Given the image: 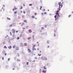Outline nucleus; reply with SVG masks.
Instances as JSON below:
<instances>
[{
    "mask_svg": "<svg viewBox=\"0 0 73 73\" xmlns=\"http://www.w3.org/2000/svg\"><path fill=\"white\" fill-rule=\"evenodd\" d=\"M4 48L7 49V47H6V46H4Z\"/></svg>",
    "mask_w": 73,
    "mask_h": 73,
    "instance_id": "nucleus-25",
    "label": "nucleus"
},
{
    "mask_svg": "<svg viewBox=\"0 0 73 73\" xmlns=\"http://www.w3.org/2000/svg\"><path fill=\"white\" fill-rule=\"evenodd\" d=\"M58 16V15H55V16H54V17L55 18H56L57 16Z\"/></svg>",
    "mask_w": 73,
    "mask_h": 73,
    "instance_id": "nucleus-13",
    "label": "nucleus"
},
{
    "mask_svg": "<svg viewBox=\"0 0 73 73\" xmlns=\"http://www.w3.org/2000/svg\"><path fill=\"white\" fill-rule=\"evenodd\" d=\"M72 13H73V11L72 12Z\"/></svg>",
    "mask_w": 73,
    "mask_h": 73,
    "instance_id": "nucleus-60",
    "label": "nucleus"
},
{
    "mask_svg": "<svg viewBox=\"0 0 73 73\" xmlns=\"http://www.w3.org/2000/svg\"><path fill=\"white\" fill-rule=\"evenodd\" d=\"M24 45H25V46H27V44L26 43H25L24 44Z\"/></svg>",
    "mask_w": 73,
    "mask_h": 73,
    "instance_id": "nucleus-9",
    "label": "nucleus"
},
{
    "mask_svg": "<svg viewBox=\"0 0 73 73\" xmlns=\"http://www.w3.org/2000/svg\"><path fill=\"white\" fill-rule=\"evenodd\" d=\"M29 6H32V4H30L29 5Z\"/></svg>",
    "mask_w": 73,
    "mask_h": 73,
    "instance_id": "nucleus-28",
    "label": "nucleus"
},
{
    "mask_svg": "<svg viewBox=\"0 0 73 73\" xmlns=\"http://www.w3.org/2000/svg\"><path fill=\"white\" fill-rule=\"evenodd\" d=\"M3 6L4 7H5V5H3Z\"/></svg>",
    "mask_w": 73,
    "mask_h": 73,
    "instance_id": "nucleus-42",
    "label": "nucleus"
},
{
    "mask_svg": "<svg viewBox=\"0 0 73 73\" xmlns=\"http://www.w3.org/2000/svg\"><path fill=\"white\" fill-rule=\"evenodd\" d=\"M17 61H19V60L17 59Z\"/></svg>",
    "mask_w": 73,
    "mask_h": 73,
    "instance_id": "nucleus-62",
    "label": "nucleus"
},
{
    "mask_svg": "<svg viewBox=\"0 0 73 73\" xmlns=\"http://www.w3.org/2000/svg\"><path fill=\"white\" fill-rule=\"evenodd\" d=\"M16 9H17V8H15L14 9H13L12 10H13V11H14L15 10H16Z\"/></svg>",
    "mask_w": 73,
    "mask_h": 73,
    "instance_id": "nucleus-15",
    "label": "nucleus"
},
{
    "mask_svg": "<svg viewBox=\"0 0 73 73\" xmlns=\"http://www.w3.org/2000/svg\"><path fill=\"white\" fill-rule=\"evenodd\" d=\"M35 46H36V45H34V46H33V48H35Z\"/></svg>",
    "mask_w": 73,
    "mask_h": 73,
    "instance_id": "nucleus-23",
    "label": "nucleus"
},
{
    "mask_svg": "<svg viewBox=\"0 0 73 73\" xmlns=\"http://www.w3.org/2000/svg\"><path fill=\"white\" fill-rule=\"evenodd\" d=\"M3 9H2L1 10V11H2V10H3Z\"/></svg>",
    "mask_w": 73,
    "mask_h": 73,
    "instance_id": "nucleus-43",
    "label": "nucleus"
},
{
    "mask_svg": "<svg viewBox=\"0 0 73 73\" xmlns=\"http://www.w3.org/2000/svg\"><path fill=\"white\" fill-rule=\"evenodd\" d=\"M71 16V15H68V17H70Z\"/></svg>",
    "mask_w": 73,
    "mask_h": 73,
    "instance_id": "nucleus-38",
    "label": "nucleus"
},
{
    "mask_svg": "<svg viewBox=\"0 0 73 73\" xmlns=\"http://www.w3.org/2000/svg\"><path fill=\"white\" fill-rule=\"evenodd\" d=\"M25 11H23V13H24V14H25Z\"/></svg>",
    "mask_w": 73,
    "mask_h": 73,
    "instance_id": "nucleus-39",
    "label": "nucleus"
},
{
    "mask_svg": "<svg viewBox=\"0 0 73 73\" xmlns=\"http://www.w3.org/2000/svg\"><path fill=\"white\" fill-rule=\"evenodd\" d=\"M59 4V8H58V9H57V12L56 13V15H58L57 17L56 18H55V20L56 21L58 20V19H59V17H60V16L59 15V11L60 10V9L62 8V4L60 2H59V3H58Z\"/></svg>",
    "mask_w": 73,
    "mask_h": 73,
    "instance_id": "nucleus-1",
    "label": "nucleus"
},
{
    "mask_svg": "<svg viewBox=\"0 0 73 73\" xmlns=\"http://www.w3.org/2000/svg\"><path fill=\"white\" fill-rule=\"evenodd\" d=\"M12 31H13V33H15V29H12Z\"/></svg>",
    "mask_w": 73,
    "mask_h": 73,
    "instance_id": "nucleus-4",
    "label": "nucleus"
},
{
    "mask_svg": "<svg viewBox=\"0 0 73 73\" xmlns=\"http://www.w3.org/2000/svg\"><path fill=\"white\" fill-rule=\"evenodd\" d=\"M55 5H56L57 4H56V3H55Z\"/></svg>",
    "mask_w": 73,
    "mask_h": 73,
    "instance_id": "nucleus-49",
    "label": "nucleus"
},
{
    "mask_svg": "<svg viewBox=\"0 0 73 73\" xmlns=\"http://www.w3.org/2000/svg\"><path fill=\"white\" fill-rule=\"evenodd\" d=\"M44 57H41V58H40V59H41V60H44Z\"/></svg>",
    "mask_w": 73,
    "mask_h": 73,
    "instance_id": "nucleus-5",
    "label": "nucleus"
},
{
    "mask_svg": "<svg viewBox=\"0 0 73 73\" xmlns=\"http://www.w3.org/2000/svg\"><path fill=\"white\" fill-rule=\"evenodd\" d=\"M44 69H47V68H46V67H45V66L44 67Z\"/></svg>",
    "mask_w": 73,
    "mask_h": 73,
    "instance_id": "nucleus-24",
    "label": "nucleus"
},
{
    "mask_svg": "<svg viewBox=\"0 0 73 73\" xmlns=\"http://www.w3.org/2000/svg\"><path fill=\"white\" fill-rule=\"evenodd\" d=\"M46 13H44V14H46Z\"/></svg>",
    "mask_w": 73,
    "mask_h": 73,
    "instance_id": "nucleus-45",
    "label": "nucleus"
},
{
    "mask_svg": "<svg viewBox=\"0 0 73 73\" xmlns=\"http://www.w3.org/2000/svg\"><path fill=\"white\" fill-rule=\"evenodd\" d=\"M29 26H26V29H28V27H29Z\"/></svg>",
    "mask_w": 73,
    "mask_h": 73,
    "instance_id": "nucleus-26",
    "label": "nucleus"
},
{
    "mask_svg": "<svg viewBox=\"0 0 73 73\" xmlns=\"http://www.w3.org/2000/svg\"><path fill=\"white\" fill-rule=\"evenodd\" d=\"M12 26V25H10V27H11Z\"/></svg>",
    "mask_w": 73,
    "mask_h": 73,
    "instance_id": "nucleus-35",
    "label": "nucleus"
},
{
    "mask_svg": "<svg viewBox=\"0 0 73 73\" xmlns=\"http://www.w3.org/2000/svg\"><path fill=\"white\" fill-rule=\"evenodd\" d=\"M23 43H21L20 44V46L23 47Z\"/></svg>",
    "mask_w": 73,
    "mask_h": 73,
    "instance_id": "nucleus-3",
    "label": "nucleus"
},
{
    "mask_svg": "<svg viewBox=\"0 0 73 73\" xmlns=\"http://www.w3.org/2000/svg\"><path fill=\"white\" fill-rule=\"evenodd\" d=\"M46 72V70H45L42 71V72H44V73H45Z\"/></svg>",
    "mask_w": 73,
    "mask_h": 73,
    "instance_id": "nucleus-10",
    "label": "nucleus"
},
{
    "mask_svg": "<svg viewBox=\"0 0 73 73\" xmlns=\"http://www.w3.org/2000/svg\"><path fill=\"white\" fill-rule=\"evenodd\" d=\"M7 20H10V19L7 17Z\"/></svg>",
    "mask_w": 73,
    "mask_h": 73,
    "instance_id": "nucleus-16",
    "label": "nucleus"
},
{
    "mask_svg": "<svg viewBox=\"0 0 73 73\" xmlns=\"http://www.w3.org/2000/svg\"><path fill=\"white\" fill-rule=\"evenodd\" d=\"M10 35H12V34H11V32H10Z\"/></svg>",
    "mask_w": 73,
    "mask_h": 73,
    "instance_id": "nucleus-34",
    "label": "nucleus"
},
{
    "mask_svg": "<svg viewBox=\"0 0 73 73\" xmlns=\"http://www.w3.org/2000/svg\"><path fill=\"white\" fill-rule=\"evenodd\" d=\"M41 51H40V53H41Z\"/></svg>",
    "mask_w": 73,
    "mask_h": 73,
    "instance_id": "nucleus-55",
    "label": "nucleus"
},
{
    "mask_svg": "<svg viewBox=\"0 0 73 73\" xmlns=\"http://www.w3.org/2000/svg\"><path fill=\"white\" fill-rule=\"evenodd\" d=\"M21 13H22V11H21Z\"/></svg>",
    "mask_w": 73,
    "mask_h": 73,
    "instance_id": "nucleus-52",
    "label": "nucleus"
},
{
    "mask_svg": "<svg viewBox=\"0 0 73 73\" xmlns=\"http://www.w3.org/2000/svg\"><path fill=\"white\" fill-rule=\"evenodd\" d=\"M54 35L55 36V34H54Z\"/></svg>",
    "mask_w": 73,
    "mask_h": 73,
    "instance_id": "nucleus-59",
    "label": "nucleus"
},
{
    "mask_svg": "<svg viewBox=\"0 0 73 73\" xmlns=\"http://www.w3.org/2000/svg\"><path fill=\"white\" fill-rule=\"evenodd\" d=\"M41 14H42V15H43L44 14V13H42Z\"/></svg>",
    "mask_w": 73,
    "mask_h": 73,
    "instance_id": "nucleus-47",
    "label": "nucleus"
},
{
    "mask_svg": "<svg viewBox=\"0 0 73 73\" xmlns=\"http://www.w3.org/2000/svg\"><path fill=\"white\" fill-rule=\"evenodd\" d=\"M23 22H25V23H27V20H25L23 21Z\"/></svg>",
    "mask_w": 73,
    "mask_h": 73,
    "instance_id": "nucleus-11",
    "label": "nucleus"
},
{
    "mask_svg": "<svg viewBox=\"0 0 73 73\" xmlns=\"http://www.w3.org/2000/svg\"><path fill=\"white\" fill-rule=\"evenodd\" d=\"M23 9V7L22 6H21V8H20V9Z\"/></svg>",
    "mask_w": 73,
    "mask_h": 73,
    "instance_id": "nucleus-27",
    "label": "nucleus"
},
{
    "mask_svg": "<svg viewBox=\"0 0 73 73\" xmlns=\"http://www.w3.org/2000/svg\"><path fill=\"white\" fill-rule=\"evenodd\" d=\"M3 59H4V58H3V57H2V60H3Z\"/></svg>",
    "mask_w": 73,
    "mask_h": 73,
    "instance_id": "nucleus-48",
    "label": "nucleus"
},
{
    "mask_svg": "<svg viewBox=\"0 0 73 73\" xmlns=\"http://www.w3.org/2000/svg\"><path fill=\"white\" fill-rule=\"evenodd\" d=\"M27 65H29V62H27Z\"/></svg>",
    "mask_w": 73,
    "mask_h": 73,
    "instance_id": "nucleus-33",
    "label": "nucleus"
},
{
    "mask_svg": "<svg viewBox=\"0 0 73 73\" xmlns=\"http://www.w3.org/2000/svg\"><path fill=\"white\" fill-rule=\"evenodd\" d=\"M46 25H45V27H46Z\"/></svg>",
    "mask_w": 73,
    "mask_h": 73,
    "instance_id": "nucleus-57",
    "label": "nucleus"
},
{
    "mask_svg": "<svg viewBox=\"0 0 73 73\" xmlns=\"http://www.w3.org/2000/svg\"><path fill=\"white\" fill-rule=\"evenodd\" d=\"M49 43V41L47 40V43L48 44Z\"/></svg>",
    "mask_w": 73,
    "mask_h": 73,
    "instance_id": "nucleus-14",
    "label": "nucleus"
},
{
    "mask_svg": "<svg viewBox=\"0 0 73 73\" xmlns=\"http://www.w3.org/2000/svg\"><path fill=\"white\" fill-rule=\"evenodd\" d=\"M8 48H9V49H11V46H10L8 47Z\"/></svg>",
    "mask_w": 73,
    "mask_h": 73,
    "instance_id": "nucleus-12",
    "label": "nucleus"
},
{
    "mask_svg": "<svg viewBox=\"0 0 73 73\" xmlns=\"http://www.w3.org/2000/svg\"><path fill=\"white\" fill-rule=\"evenodd\" d=\"M19 37H17V40H19Z\"/></svg>",
    "mask_w": 73,
    "mask_h": 73,
    "instance_id": "nucleus-29",
    "label": "nucleus"
},
{
    "mask_svg": "<svg viewBox=\"0 0 73 73\" xmlns=\"http://www.w3.org/2000/svg\"><path fill=\"white\" fill-rule=\"evenodd\" d=\"M23 29H25V28H23Z\"/></svg>",
    "mask_w": 73,
    "mask_h": 73,
    "instance_id": "nucleus-61",
    "label": "nucleus"
},
{
    "mask_svg": "<svg viewBox=\"0 0 73 73\" xmlns=\"http://www.w3.org/2000/svg\"><path fill=\"white\" fill-rule=\"evenodd\" d=\"M16 50H19V48L17 46L16 47Z\"/></svg>",
    "mask_w": 73,
    "mask_h": 73,
    "instance_id": "nucleus-6",
    "label": "nucleus"
},
{
    "mask_svg": "<svg viewBox=\"0 0 73 73\" xmlns=\"http://www.w3.org/2000/svg\"><path fill=\"white\" fill-rule=\"evenodd\" d=\"M40 10H41V8H40Z\"/></svg>",
    "mask_w": 73,
    "mask_h": 73,
    "instance_id": "nucleus-63",
    "label": "nucleus"
},
{
    "mask_svg": "<svg viewBox=\"0 0 73 73\" xmlns=\"http://www.w3.org/2000/svg\"><path fill=\"white\" fill-rule=\"evenodd\" d=\"M29 32L30 33L32 32V30L31 29L29 30Z\"/></svg>",
    "mask_w": 73,
    "mask_h": 73,
    "instance_id": "nucleus-8",
    "label": "nucleus"
},
{
    "mask_svg": "<svg viewBox=\"0 0 73 73\" xmlns=\"http://www.w3.org/2000/svg\"><path fill=\"white\" fill-rule=\"evenodd\" d=\"M42 7V6H40V8H41Z\"/></svg>",
    "mask_w": 73,
    "mask_h": 73,
    "instance_id": "nucleus-50",
    "label": "nucleus"
},
{
    "mask_svg": "<svg viewBox=\"0 0 73 73\" xmlns=\"http://www.w3.org/2000/svg\"><path fill=\"white\" fill-rule=\"evenodd\" d=\"M44 60H47V58H46V57H44Z\"/></svg>",
    "mask_w": 73,
    "mask_h": 73,
    "instance_id": "nucleus-17",
    "label": "nucleus"
},
{
    "mask_svg": "<svg viewBox=\"0 0 73 73\" xmlns=\"http://www.w3.org/2000/svg\"><path fill=\"white\" fill-rule=\"evenodd\" d=\"M24 4H25V3H24V4L23 5L24 6H25V5Z\"/></svg>",
    "mask_w": 73,
    "mask_h": 73,
    "instance_id": "nucleus-44",
    "label": "nucleus"
},
{
    "mask_svg": "<svg viewBox=\"0 0 73 73\" xmlns=\"http://www.w3.org/2000/svg\"><path fill=\"white\" fill-rule=\"evenodd\" d=\"M36 43H38V42H36Z\"/></svg>",
    "mask_w": 73,
    "mask_h": 73,
    "instance_id": "nucleus-58",
    "label": "nucleus"
},
{
    "mask_svg": "<svg viewBox=\"0 0 73 73\" xmlns=\"http://www.w3.org/2000/svg\"><path fill=\"white\" fill-rule=\"evenodd\" d=\"M24 25V23H23L22 24V25H21V26H23V25Z\"/></svg>",
    "mask_w": 73,
    "mask_h": 73,
    "instance_id": "nucleus-36",
    "label": "nucleus"
},
{
    "mask_svg": "<svg viewBox=\"0 0 73 73\" xmlns=\"http://www.w3.org/2000/svg\"><path fill=\"white\" fill-rule=\"evenodd\" d=\"M15 47V46L14 45L13 46V48H14Z\"/></svg>",
    "mask_w": 73,
    "mask_h": 73,
    "instance_id": "nucleus-21",
    "label": "nucleus"
},
{
    "mask_svg": "<svg viewBox=\"0 0 73 73\" xmlns=\"http://www.w3.org/2000/svg\"><path fill=\"white\" fill-rule=\"evenodd\" d=\"M15 9H16V7H14Z\"/></svg>",
    "mask_w": 73,
    "mask_h": 73,
    "instance_id": "nucleus-46",
    "label": "nucleus"
},
{
    "mask_svg": "<svg viewBox=\"0 0 73 73\" xmlns=\"http://www.w3.org/2000/svg\"><path fill=\"white\" fill-rule=\"evenodd\" d=\"M38 56H41V54H38Z\"/></svg>",
    "mask_w": 73,
    "mask_h": 73,
    "instance_id": "nucleus-20",
    "label": "nucleus"
},
{
    "mask_svg": "<svg viewBox=\"0 0 73 73\" xmlns=\"http://www.w3.org/2000/svg\"><path fill=\"white\" fill-rule=\"evenodd\" d=\"M30 39H31V37L27 38L28 40H30Z\"/></svg>",
    "mask_w": 73,
    "mask_h": 73,
    "instance_id": "nucleus-19",
    "label": "nucleus"
},
{
    "mask_svg": "<svg viewBox=\"0 0 73 73\" xmlns=\"http://www.w3.org/2000/svg\"><path fill=\"white\" fill-rule=\"evenodd\" d=\"M49 48V46H48L47 48Z\"/></svg>",
    "mask_w": 73,
    "mask_h": 73,
    "instance_id": "nucleus-41",
    "label": "nucleus"
},
{
    "mask_svg": "<svg viewBox=\"0 0 73 73\" xmlns=\"http://www.w3.org/2000/svg\"><path fill=\"white\" fill-rule=\"evenodd\" d=\"M18 32H19V31H16V33H17Z\"/></svg>",
    "mask_w": 73,
    "mask_h": 73,
    "instance_id": "nucleus-40",
    "label": "nucleus"
},
{
    "mask_svg": "<svg viewBox=\"0 0 73 73\" xmlns=\"http://www.w3.org/2000/svg\"><path fill=\"white\" fill-rule=\"evenodd\" d=\"M41 69H40V71H41Z\"/></svg>",
    "mask_w": 73,
    "mask_h": 73,
    "instance_id": "nucleus-56",
    "label": "nucleus"
},
{
    "mask_svg": "<svg viewBox=\"0 0 73 73\" xmlns=\"http://www.w3.org/2000/svg\"><path fill=\"white\" fill-rule=\"evenodd\" d=\"M27 51L28 53H30L31 52V50L30 48H28V49H27Z\"/></svg>",
    "mask_w": 73,
    "mask_h": 73,
    "instance_id": "nucleus-2",
    "label": "nucleus"
},
{
    "mask_svg": "<svg viewBox=\"0 0 73 73\" xmlns=\"http://www.w3.org/2000/svg\"><path fill=\"white\" fill-rule=\"evenodd\" d=\"M32 18H35V16H32Z\"/></svg>",
    "mask_w": 73,
    "mask_h": 73,
    "instance_id": "nucleus-18",
    "label": "nucleus"
},
{
    "mask_svg": "<svg viewBox=\"0 0 73 73\" xmlns=\"http://www.w3.org/2000/svg\"><path fill=\"white\" fill-rule=\"evenodd\" d=\"M36 49L35 48H33V50H36Z\"/></svg>",
    "mask_w": 73,
    "mask_h": 73,
    "instance_id": "nucleus-7",
    "label": "nucleus"
},
{
    "mask_svg": "<svg viewBox=\"0 0 73 73\" xmlns=\"http://www.w3.org/2000/svg\"><path fill=\"white\" fill-rule=\"evenodd\" d=\"M22 18H24V16L22 15Z\"/></svg>",
    "mask_w": 73,
    "mask_h": 73,
    "instance_id": "nucleus-31",
    "label": "nucleus"
},
{
    "mask_svg": "<svg viewBox=\"0 0 73 73\" xmlns=\"http://www.w3.org/2000/svg\"><path fill=\"white\" fill-rule=\"evenodd\" d=\"M17 13V12L16 11L14 12V14H16Z\"/></svg>",
    "mask_w": 73,
    "mask_h": 73,
    "instance_id": "nucleus-30",
    "label": "nucleus"
},
{
    "mask_svg": "<svg viewBox=\"0 0 73 73\" xmlns=\"http://www.w3.org/2000/svg\"><path fill=\"white\" fill-rule=\"evenodd\" d=\"M43 11H45V9H44Z\"/></svg>",
    "mask_w": 73,
    "mask_h": 73,
    "instance_id": "nucleus-51",
    "label": "nucleus"
},
{
    "mask_svg": "<svg viewBox=\"0 0 73 73\" xmlns=\"http://www.w3.org/2000/svg\"><path fill=\"white\" fill-rule=\"evenodd\" d=\"M5 56H6V54H5Z\"/></svg>",
    "mask_w": 73,
    "mask_h": 73,
    "instance_id": "nucleus-53",
    "label": "nucleus"
},
{
    "mask_svg": "<svg viewBox=\"0 0 73 73\" xmlns=\"http://www.w3.org/2000/svg\"><path fill=\"white\" fill-rule=\"evenodd\" d=\"M13 70H15V68H13Z\"/></svg>",
    "mask_w": 73,
    "mask_h": 73,
    "instance_id": "nucleus-54",
    "label": "nucleus"
},
{
    "mask_svg": "<svg viewBox=\"0 0 73 73\" xmlns=\"http://www.w3.org/2000/svg\"><path fill=\"white\" fill-rule=\"evenodd\" d=\"M10 60V58H8V61H9Z\"/></svg>",
    "mask_w": 73,
    "mask_h": 73,
    "instance_id": "nucleus-37",
    "label": "nucleus"
},
{
    "mask_svg": "<svg viewBox=\"0 0 73 73\" xmlns=\"http://www.w3.org/2000/svg\"><path fill=\"white\" fill-rule=\"evenodd\" d=\"M41 29L42 30H43V29H44V28L43 27H41Z\"/></svg>",
    "mask_w": 73,
    "mask_h": 73,
    "instance_id": "nucleus-22",
    "label": "nucleus"
},
{
    "mask_svg": "<svg viewBox=\"0 0 73 73\" xmlns=\"http://www.w3.org/2000/svg\"><path fill=\"white\" fill-rule=\"evenodd\" d=\"M37 15L36 13H35V15Z\"/></svg>",
    "mask_w": 73,
    "mask_h": 73,
    "instance_id": "nucleus-32",
    "label": "nucleus"
}]
</instances>
